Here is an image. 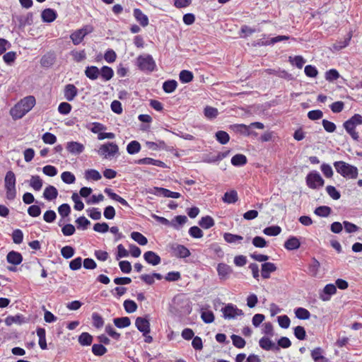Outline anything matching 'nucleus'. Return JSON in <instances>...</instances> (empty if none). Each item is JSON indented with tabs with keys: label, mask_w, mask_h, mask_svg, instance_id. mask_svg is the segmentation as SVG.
<instances>
[{
	"label": "nucleus",
	"mask_w": 362,
	"mask_h": 362,
	"mask_svg": "<svg viewBox=\"0 0 362 362\" xmlns=\"http://www.w3.org/2000/svg\"><path fill=\"white\" fill-rule=\"evenodd\" d=\"M35 98L29 95L21 99L10 110V115L15 120L21 119L35 106Z\"/></svg>",
	"instance_id": "obj_1"
},
{
	"label": "nucleus",
	"mask_w": 362,
	"mask_h": 362,
	"mask_svg": "<svg viewBox=\"0 0 362 362\" xmlns=\"http://www.w3.org/2000/svg\"><path fill=\"white\" fill-rule=\"evenodd\" d=\"M334 166L337 172L345 178L356 179L358 176V168L344 161H336Z\"/></svg>",
	"instance_id": "obj_2"
},
{
	"label": "nucleus",
	"mask_w": 362,
	"mask_h": 362,
	"mask_svg": "<svg viewBox=\"0 0 362 362\" xmlns=\"http://www.w3.org/2000/svg\"><path fill=\"white\" fill-rule=\"evenodd\" d=\"M139 69L145 73H151L156 69V64L153 57L148 54H141L136 59Z\"/></svg>",
	"instance_id": "obj_3"
},
{
	"label": "nucleus",
	"mask_w": 362,
	"mask_h": 362,
	"mask_svg": "<svg viewBox=\"0 0 362 362\" xmlns=\"http://www.w3.org/2000/svg\"><path fill=\"white\" fill-rule=\"evenodd\" d=\"M361 124L362 116L359 114H354L351 118L344 122L343 127L354 140L358 141L359 135L356 131V127Z\"/></svg>",
	"instance_id": "obj_4"
},
{
	"label": "nucleus",
	"mask_w": 362,
	"mask_h": 362,
	"mask_svg": "<svg viewBox=\"0 0 362 362\" xmlns=\"http://www.w3.org/2000/svg\"><path fill=\"white\" fill-rule=\"evenodd\" d=\"M16 179L14 173L11 170L6 173L4 177V187L6 190V197L7 199L12 201L16 197Z\"/></svg>",
	"instance_id": "obj_5"
},
{
	"label": "nucleus",
	"mask_w": 362,
	"mask_h": 362,
	"mask_svg": "<svg viewBox=\"0 0 362 362\" xmlns=\"http://www.w3.org/2000/svg\"><path fill=\"white\" fill-rule=\"evenodd\" d=\"M264 125L263 123L259 122H252L250 125H245L244 124H235L230 126V129L235 133L241 134L244 136H250L252 134L257 135V133L251 132V129H264Z\"/></svg>",
	"instance_id": "obj_6"
},
{
	"label": "nucleus",
	"mask_w": 362,
	"mask_h": 362,
	"mask_svg": "<svg viewBox=\"0 0 362 362\" xmlns=\"http://www.w3.org/2000/svg\"><path fill=\"white\" fill-rule=\"evenodd\" d=\"M305 181L308 187L313 189H319L325 184V180L316 170L310 172L306 176Z\"/></svg>",
	"instance_id": "obj_7"
},
{
	"label": "nucleus",
	"mask_w": 362,
	"mask_h": 362,
	"mask_svg": "<svg viewBox=\"0 0 362 362\" xmlns=\"http://www.w3.org/2000/svg\"><path fill=\"white\" fill-rule=\"evenodd\" d=\"M223 317L226 320L235 319L238 316L244 315V313L233 303H228L221 308Z\"/></svg>",
	"instance_id": "obj_8"
},
{
	"label": "nucleus",
	"mask_w": 362,
	"mask_h": 362,
	"mask_svg": "<svg viewBox=\"0 0 362 362\" xmlns=\"http://www.w3.org/2000/svg\"><path fill=\"white\" fill-rule=\"evenodd\" d=\"M147 192L157 197H169L173 199H178L181 197V194L179 192H172L168 189L158 187L150 188L147 190Z\"/></svg>",
	"instance_id": "obj_9"
},
{
	"label": "nucleus",
	"mask_w": 362,
	"mask_h": 362,
	"mask_svg": "<svg viewBox=\"0 0 362 362\" xmlns=\"http://www.w3.org/2000/svg\"><path fill=\"white\" fill-rule=\"evenodd\" d=\"M119 152L118 146L112 142H107L100 146L98 151L99 155L107 158L114 156Z\"/></svg>",
	"instance_id": "obj_10"
},
{
	"label": "nucleus",
	"mask_w": 362,
	"mask_h": 362,
	"mask_svg": "<svg viewBox=\"0 0 362 362\" xmlns=\"http://www.w3.org/2000/svg\"><path fill=\"white\" fill-rule=\"evenodd\" d=\"M93 31V28L90 25H86L81 29L76 30L70 35V38L74 45H79L83 38Z\"/></svg>",
	"instance_id": "obj_11"
},
{
	"label": "nucleus",
	"mask_w": 362,
	"mask_h": 362,
	"mask_svg": "<svg viewBox=\"0 0 362 362\" xmlns=\"http://www.w3.org/2000/svg\"><path fill=\"white\" fill-rule=\"evenodd\" d=\"M336 293V286L333 284H328L319 292V298L322 301H329L332 296L334 295Z\"/></svg>",
	"instance_id": "obj_12"
},
{
	"label": "nucleus",
	"mask_w": 362,
	"mask_h": 362,
	"mask_svg": "<svg viewBox=\"0 0 362 362\" xmlns=\"http://www.w3.org/2000/svg\"><path fill=\"white\" fill-rule=\"evenodd\" d=\"M218 276L220 280H226L229 279L233 273V269L226 263H219L216 267Z\"/></svg>",
	"instance_id": "obj_13"
},
{
	"label": "nucleus",
	"mask_w": 362,
	"mask_h": 362,
	"mask_svg": "<svg viewBox=\"0 0 362 362\" xmlns=\"http://www.w3.org/2000/svg\"><path fill=\"white\" fill-rule=\"evenodd\" d=\"M170 249L173 253V256L177 258H186L190 256V251L184 245L179 244H173Z\"/></svg>",
	"instance_id": "obj_14"
},
{
	"label": "nucleus",
	"mask_w": 362,
	"mask_h": 362,
	"mask_svg": "<svg viewBox=\"0 0 362 362\" xmlns=\"http://www.w3.org/2000/svg\"><path fill=\"white\" fill-rule=\"evenodd\" d=\"M135 326L139 332H142L144 336L150 332V322L145 317H138L135 321Z\"/></svg>",
	"instance_id": "obj_15"
},
{
	"label": "nucleus",
	"mask_w": 362,
	"mask_h": 362,
	"mask_svg": "<svg viewBox=\"0 0 362 362\" xmlns=\"http://www.w3.org/2000/svg\"><path fill=\"white\" fill-rule=\"evenodd\" d=\"M78 95L77 88L71 83L67 84L64 88V97L67 101H72Z\"/></svg>",
	"instance_id": "obj_16"
},
{
	"label": "nucleus",
	"mask_w": 362,
	"mask_h": 362,
	"mask_svg": "<svg viewBox=\"0 0 362 362\" xmlns=\"http://www.w3.org/2000/svg\"><path fill=\"white\" fill-rule=\"evenodd\" d=\"M259 346L265 351H279L278 346L267 337H262L259 341Z\"/></svg>",
	"instance_id": "obj_17"
},
{
	"label": "nucleus",
	"mask_w": 362,
	"mask_h": 362,
	"mask_svg": "<svg viewBox=\"0 0 362 362\" xmlns=\"http://www.w3.org/2000/svg\"><path fill=\"white\" fill-rule=\"evenodd\" d=\"M144 259L145 261L152 265V266H156L159 264L161 262L160 257L153 251H147L144 254Z\"/></svg>",
	"instance_id": "obj_18"
},
{
	"label": "nucleus",
	"mask_w": 362,
	"mask_h": 362,
	"mask_svg": "<svg viewBox=\"0 0 362 362\" xmlns=\"http://www.w3.org/2000/svg\"><path fill=\"white\" fill-rule=\"evenodd\" d=\"M276 269V266L272 262H264L262 264L261 275L262 278L265 279L270 278V274L275 272Z\"/></svg>",
	"instance_id": "obj_19"
},
{
	"label": "nucleus",
	"mask_w": 362,
	"mask_h": 362,
	"mask_svg": "<svg viewBox=\"0 0 362 362\" xmlns=\"http://www.w3.org/2000/svg\"><path fill=\"white\" fill-rule=\"evenodd\" d=\"M135 164L138 165H152L160 168H165V163L161 160H156L151 158H144L134 160Z\"/></svg>",
	"instance_id": "obj_20"
},
{
	"label": "nucleus",
	"mask_w": 362,
	"mask_h": 362,
	"mask_svg": "<svg viewBox=\"0 0 362 362\" xmlns=\"http://www.w3.org/2000/svg\"><path fill=\"white\" fill-rule=\"evenodd\" d=\"M41 18L44 23H52L57 18V13L52 8H45L41 13Z\"/></svg>",
	"instance_id": "obj_21"
},
{
	"label": "nucleus",
	"mask_w": 362,
	"mask_h": 362,
	"mask_svg": "<svg viewBox=\"0 0 362 362\" xmlns=\"http://www.w3.org/2000/svg\"><path fill=\"white\" fill-rule=\"evenodd\" d=\"M66 148L69 153L74 155L81 153L85 148L82 144L76 141L67 142Z\"/></svg>",
	"instance_id": "obj_22"
},
{
	"label": "nucleus",
	"mask_w": 362,
	"mask_h": 362,
	"mask_svg": "<svg viewBox=\"0 0 362 362\" xmlns=\"http://www.w3.org/2000/svg\"><path fill=\"white\" fill-rule=\"evenodd\" d=\"M133 15L136 21L142 26L146 27L148 25L149 21L148 16L144 14L139 8H134Z\"/></svg>",
	"instance_id": "obj_23"
},
{
	"label": "nucleus",
	"mask_w": 362,
	"mask_h": 362,
	"mask_svg": "<svg viewBox=\"0 0 362 362\" xmlns=\"http://www.w3.org/2000/svg\"><path fill=\"white\" fill-rule=\"evenodd\" d=\"M6 260L11 264L18 265L23 261V256L20 252L13 250L7 254Z\"/></svg>",
	"instance_id": "obj_24"
},
{
	"label": "nucleus",
	"mask_w": 362,
	"mask_h": 362,
	"mask_svg": "<svg viewBox=\"0 0 362 362\" xmlns=\"http://www.w3.org/2000/svg\"><path fill=\"white\" fill-rule=\"evenodd\" d=\"M84 74L87 78L94 81L98 78L100 72L96 66H88L86 67Z\"/></svg>",
	"instance_id": "obj_25"
},
{
	"label": "nucleus",
	"mask_w": 362,
	"mask_h": 362,
	"mask_svg": "<svg viewBox=\"0 0 362 362\" xmlns=\"http://www.w3.org/2000/svg\"><path fill=\"white\" fill-rule=\"evenodd\" d=\"M58 196V190L52 185L47 186L43 192V197L48 200L52 201L55 199Z\"/></svg>",
	"instance_id": "obj_26"
},
{
	"label": "nucleus",
	"mask_w": 362,
	"mask_h": 362,
	"mask_svg": "<svg viewBox=\"0 0 362 362\" xmlns=\"http://www.w3.org/2000/svg\"><path fill=\"white\" fill-rule=\"evenodd\" d=\"M19 27L24 28L26 25H30L33 23V14L31 12L28 13L25 16H20L17 17Z\"/></svg>",
	"instance_id": "obj_27"
},
{
	"label": "nucleus",
	"mask_w": 362,
	"mask_h": 362,
	"mask_svg": "<svg viewBox=\"0 0 362 362\" xmlns=\"http://www.w3.org/2000/svg\"><path fill=\"white\" fill-rule=\"evenodd\" d=\"M284 246L288 250H294L300 247V243L296 237L291 236L285 241Z\"/></svg>",
	"instance_id": "obj_28"
},
{
	"label": "nucleus",
	"mask_w": 362,
	"mask_h": 362,
	"mask_svg": "<svg viewBox=\"0 0 362 362\" xmlns=\"http://www.w3.org/2000/svg\"><path fill=\"white\" fill-rule=\"evenodd\" d=\"M4 321L7 326H11L13 324L22 325L25 322V317L21 314H18L14 316L9 315Z\"/></svg>",
	"instance_id": "obj_29"
},
{
	"label": "nucleus",
	"mask_w": 362,
	"mask_h": 362,
	"mask_svg": "<svg viewBox=\"0 0 362 362\" xmlns=\"http://www.w3.org/2000/svg\"><path fill=\"white\" fill-rule=\"evenodd\" d=\"M322 354L323 350L320 347H317L311 351V357L315 362H329Z\"/></svg>",
	"instance_id": "obj_30"
},
{
	"label": "nucleus",
	"mask_w": 362,
	"mask_h": 362,
	"mask_svg": "<svg viewBox=\"0 0 362 362\" xmlns=\"http://www.w3.org/2000/svg\"><path fill=\"white\" fill-rule=\"evenodd\" d=\"M36 333L37 337H39V346L42 350H45L47 348V342H46V331L42 327H37L36 329Z\"/></svg>",
	"instance_id": "obj_31"
},
{
	"label": "nucleus",
	"mask_w": 362,
	"mask_h": 362,
	"mask_svg": "<svg viewBox=\"0 0 362 362\" xmlns=\"http://www.w3.org/2000/svg\"><path fill=\"white\" fill-rule=\"evenodd\" d=\"M222 200L226 204H234L238 200V192L233 189L226 192L222 197Z\"/></svg>",
	"instance_id": "obj_32"
},
{
	"label": "nucleus",
	"mask_w": 362,
	"mask_h": 362,
	"mask_svg": "<svg viewBox=\"0 0 362 362\" xmlns=\"http://www.w3.org/2000/svg\"><path fill=\"white\" fill-rule=\"evenodd\" d=\"M28 182L29 185L37 192L40 191L43 185V181L39 175H32Z\"/></svg>",
	"instance_id": "obj_33"
},
{
	"label": "nucleus",
	"mask_w": 362,
	"mask_h": 362,
	"mask_svg": "<svg viewBox=\"0 0 362 362\" xmlns=\"http://www.w3.org/2000/svg\"><path fill=\"white\" fill-rule=\"evenodd\" d=\"M100 72L101 78L105 81H110L114 76L113 69L107 66H102V68L100 69Z\"/></svg>",
	"instance_id": "obj_34"
},
{
	"label": "nucleus",
	"mask_w": 362,
	"mask_h": 362,
	"mask_svg": "<svg viewBox=\"0 0 362 362\" xmlns=\"http://www.w3.org/2000/svg\"><path fill=\"white\" fill-rule=\"evenodd\" d=\"M54 54L52 53H47L42 56L40 60V64L42 66L49 68L54 63Z\"/></svg>",
	"instance_id": "obj_35"
},
{
	"label": "nucleus",
	"mask_w": 362,
	"mask_h": 362,
	"mask_svg": "<svg viewBox=\"0 0 362 362\" xmlns=\"http://www.w3.org/2000/svg\"><path fill=\"white\" fill-rule=\"evenodd\" d=\"M177 87V82L175 80H167L163 83V90L166 93H173Z\"/></svg>",
	"instance_id": "obj_36"
},
{
	"label": "nucleus",
	"mask_w": 362,
	"mask_h": 362,
	"mask_svg": "<svg viewBox=\"0 0 362 362\" xmlns=\"http://www.w3.org/2000/svg\"><path fill=\"white\" fill-rule=\"evenodd\" d=\"M247 157L243 154H235L231 158V163L236 167L243 166L247 163Z\"/></svg>",
	"instance_id": "obj_37"
},
{
	"label": "nucleus",
	"mask_w": 362,
	"mask_h": 362,
	"mask_svg": "<svg viewBox=\"0 0 362 362\" xmlns=\"http://www.w3.org/2000/svg\"><path fill=\"white\" fill-rule=\"evenodd\" d=\"M113 322L115 325L119 329L127 327L131 325V320L128 317L114 318Z\"/></svg>",
	"instance_id": "obj_38"
},
{
	"label": "nucleus",
	"mask_w": 362,
	"mask_h": 362,
	"mask_svg": "<svg viewBox=\"0 0 362 362\" xmlns=\"http://www.w3.org/2000/svg\"><path fill=\"white\" fill-rule=\"evenodd\" d=\"M141 146L139 141L134 140L127 146V151L130 155H134L141 151Z\"/></svg>",
	"instance_id": "obj_39"
},
{
	"label": "nucleus",
	"mask_w": 362,
	"mask_h": 362,
	"mask_svg": "<svg viewBox=\"0 0 362 362\" xmlns=\"http://www.w3.org/2000/svg\"><path fill=\"white\" fill-rule=\"evenodd\" d=\"M93 336L88 332H82L78 338V343L81 346H90L93 342Z\"/></svg>",
	"instance_id": "obj_40"
},
{
	"label": "nucleus",
	"mask_w": 362,
	"mask_h": 362,
	"mask_svg": "<svg viewBox=\"0 0 362 362\" xmlns=\"http://www.w3.org/2000/svg\"><path fill=\"white\" fill-rule=\"evenodd\" d=\"M84 177L87 180L98 181L101 179L100 173L95 169H88L85 171Z\"/></svg>",
	"instance_id": "obj_41"
},
{
	"label": "nucleus",
	"mask_w": 362,
	"mask_h": 362,
	"mask_svg": "<svg viewBox=\"0 0 362 362\" xmlns=\"http://www.w3.org/2000/svg\"><path fill=\"white\" fill-rule=\"evenodd\" d=\"M320 267V262L315 257H313L312 259L311 263L309 264L308 267V274L313 277L317 276Z\"/></svg>",
	"instance_id": "obj_42"
},
{
	"label": "nucleus",
	"mask_w": 362,
	"mask_h": 362,
	"mask_svg": "<svg viewBox=\"0 0 362 362\" xmlns=\"http://www.w3.org/2000/svg\"><path fill=\"white\" fill-rule=\"evenodd\" d=\"M224 240L228 243H239L243 240V237L239 235L232 234L230 233H225L223 235Z\"/></svg>",
	"instance_id": "obj_43"
},
{
	"label": "nucleus",
	"mask_w": 362,
	"mask_h": 362,
	"mask_svg": "<svg viewBox=\"0 0 362 362\" xmlns=\"http://www.w3.org/2000/svg\"><path fill=\"white\" fill-rule=\"evenodd\" d=\"M214 224H215L214 220L210 216H204L199 221V225L202 228H204V229H209V228H211L212 226H214Z\"/></svg>",
	"instance_id": "obj_44"
},
{
	"label": "nucleus",
	"mask_w": 362,
	"mask_h": 362,
	"mask_svg": "<svg viewBox=\"0 0 362 362\" xmlns=\"http://www.w3.org/2000/svg\"><path fill=\"white\" fill-rule=\"evenodd\" d=\"M194 78V75L192 71L188 70H182L180 72L179 79L182 83H187L191 82Z\"/></svg>",
	"instance_id": "obj_45"
},
{
	"label": "nucleus",
	"mask_w": 362,
	"mask_h": 362,
	"mask_svg": "<svg viewBox=\"0 0 362 362\" xmlns=\"http://www.w3.org/2000/svg\"><path fill=\"white\" fill-rule=\"evenodd\" d=\"M131 238L140 245H146L148 243L147 238L139 232H132L131 233Z\"/></svg>",
	"instance_id": "obj_46"
},
{
	"label": "nucleus",
	"mask_w": 362,
	"mask_h": 362,
	"mask_svg": "<svg viewBox=\"0 0 362 362\" xmlns=\"http://www.w3.org/2000/svg\"><path fill=\"white\" fill-rule=\"evenodd\" d=\"M294 312L296 317L299 320H308L310 317V312L304 308H297Z\"/></svg>",
	"instance_id": "obj_47"
},
{
	"label": "nucleus",
	"mask_w": 362,
	"mask_h": 362,
	"mask_svg": "<svg viewBox=\"0 0 362 362\" xmlns=\"http://www.w3.org/2000/svg\"><path fill=\"white\" fill-rule=\"evenodd\" d=\"M331 212V208L327 206H318L314 211L315 214L320 217H327L329 216Z\"/></svg>",
	"instance_id": "obj_48"
},
{
	"label": "nucleus",
	"mask_w": 362,
	"mask_h": 362,
	"mask_svg": "<svg viewBox=\"0 0 362 362\" xmlns=\"http://www.w3.org/2000/svg\"><path fill=\"white\" fill-rule=\"evenodd\" d=\"M216 139L221 144H226L229 140H230V136L229 134L225 132V131H218L215 134Z\"/></svg>",
	"instance_id": "obj_49"
},
{
	"label": "nucleus",
	"mask_w": 362,
	"mask_h": 362,
	"mask_svg": "<svg viewBox=\"0 0 362 362\" xmlns=\"http://www.w3.org/2000/svg\"><path fill=\"white\" fill-rule=\"evenodd\" d=\"M352 37V34L349 32L346 36V37L344 40H340L334 44L333 47L336 50H340L346 47H347L349 44V42Z\"/></svg>",
	"instance_id": "obj_50"
},
{
	"label": "nucleus",
	"mask_w": 362,
	"mask_h": 362,
	"mask_svg": "<svg viewBox=\"0 0 362 362\" xmlns=\"http://www.w3.org/2000/svg\"><path fill=\"white\" fill-rule=\"evenodd\" d=\"M281 232V228L279 226H272L265 228L263 230L264 234L269 236H276Z\"/></svg>",
	"instance_id": "obj_51"
},
{
	"label": "nucleus",
	"mask_w": 362,
	"mask_h": 362,
	"mask_svg": "<svg viewBox=\"0 0 362 362\" xmlns=\"http://www.w3.org/2000/svg\"><path fill=\"white\" fill-rule=\"evenodd\" d=\"M124 308L127 313H133L137 310L136 303L132 300H125L123 303Z\"/></svg>",
	"instance_id": "obj_52"
},
{
	"label": "nucleus",
	"mask_w": 362,
	"mask_h": 362,
	"mask_svg": "<svg viewBox=\"0 0 362 362\" xmlns=\"http://www.w3.org/2000/svg\"><path fill=\"white\" fill-rule=\"evenodd\" d=\"M204 115L206 118L212 119L216 118L218 115V109L211 106H206L204 110Z\"/></svg>",
	"instance_id": "obj_53"
},
{
	"label": "nucleus",
	"mask_w": 362,
	"mask_h": 362,
	"mask_svg": "<svg viewBox=\"0 0 362 362\" xmlns=\"http://www.w3.org/2000/svg\"><path fill=\"white\" fill-rule=\"evenodd\" d=\"M152 217L156 221H157L158 222H159L160 223H161L163 225H165L167 226H172L173 228H175L176 230H179V226H177L175 223H170V221L169 220H168L167 218H165L164 217L159 216L156 214H153L152 216Z\"/></svg>",
	"instance_id": "obj_54"
},
{
	"label": "nucleus",
	"mask_w": 362,
	"mask_h": 362,
	"mask_svg": "<svg viewBox=\"0 0 362 362\" xmlns=\"http://www.w3.org/2000/svg\"><path fill=\"white\" fill-rule=\"evenodd\" d=\"M107 349L101 344H95L92 346V352L94 355L100 356L104 355Z\"/></svg>",
	"instance_id": "obj_55"
},
{
	"label": "nucleus",
	"mask_w": 362,
	"mask_h": 362,
	"mask_svg": "<svg viewBox=\"0 0 362 362\" xmlns=\"http://www.w3.org/2000/svg\"><path fill=\"white\" fill-rule=\"evenodd\" d=\"M340 76L338 71L335 69H332L325 72V79L329 82H332Z\"/></svg>",
	"instance_id": "obj_56"
},
{
	"label": "nucleus",
	"mask_w": 362,
	"mask_h": 362,
	"mask_svg": "<svg viewBox=\"0 0 362 362\" xmlns=\"http://www.w3.org/2000/svg\"><path fill=\"white\" fill-rule=\"evenodd\" d=\"M61 178L66 184H73L76 181L75 175L69 171L63 172L61 175Z\"/></svg>",
	"instance_id": "obj_57"
},
{
	"label": "nucleus",
	"mask_w": 362,
	"mask_h": 362,
	"mask_svg": "<svg viewBox=\"0 0 362 362\" xmlns=\"http://www.w3.org/2000/svg\"><path fill=\"white\" fill-rule=\"evenodd\" d=\"M78 229L86 230L88 226L90 225V222L85 216H80L76 220Z\"/></svg>",
	"instance_id": "obj_58"
},
{
	"label": "nucleus",
	"mask_w": 362,
	"mask_h": 362,
	"mask_svg": "<svg viewBox=\"0 0 362 362\" xmlns=\"http://www.w3.org/2000/svg\"><path fill=\"white\" fill-rule=\"evenodd\" d=\"M293 334L299 340H304L306 338V332L303 327L297 326L293 328Z\"/></svg>",
	"instance_id": "obj_59"
},
{
	"label": "nucleus",
	"mask_w": 362,
	"mask_h": 362,
	"mask_svg": "<svg viewBox=\"0 0 362 362\" xmlns=\"http://www.w3.org/2000/svg\"><path fill=\"white\" fill-rule=\"evenodd\" d=\"M230 338L232 339L233 344L235 347L238 349H242L245 346V341L241 337L236 334H232Z\"/></svg>",
	"instance_id": "obj_60"
},
{
	"label": "nucleus",
	"mask_w": 362,
	"mask_h": 362,
	"mask_svg": "<svg viewBox=\"0 0 362 362\" xmlns=\"http://www.w3.org/2000/svg\"><path fill=\"white\" fill-rule=\"evenodd\" d=\"M75 250L73 247L66 245L62 248L61 254L62 257L65 259H69L72 257L74 255Z\"/></svg>",
	"instance_id": "obj_61"
},
{
	"label": "nucleus",
	"mask_w": 362,
	"mask_h": 362,
	"mask_svg": "<svg viewBox=\"0 0 362 362\" xmlns=\"http://www.w3.org/2000/svg\"><path fill=\"white\" fill-rule=\"evenodd\" d=\"M326 191H327V194H329V196L334 200H338L341 197L340 192L338 190H337V189L334 186H332V185L327 186Z\"/></svg>",
	"instance_id": "obj_62"
},
{
	"label": "nucleus",
	"mask_w": 362,
	"mask_h": 362,
	"mask_svg": "<svg viewBox=\"0 0 362 362\" xmlns=\"http://www.w3.org/2000/svg\"><path fill=\"white\" fill-rule=\"evenodd\" d=\"M58 212L62 218H66L71 213V207L68 204H62L58 207Z\"/></svg>",
	"instance_id": "obj_63"
},
{
	"label": "nucleus",
	"mask_w": 362,
	"mask_h": 362,
	"mask_svg": "<svg viewBox=\"0 0 362 362\" xmlns=\"http://www.w3.org/2000/svg\"><path fill=\"white\" fill-rule=\"evenodd\" d=\"M252 243L255 247L258 248H263L267 246V242L261 236H255L253 238Z\"/></svg>",
	"instance_id": "obj_64"
}]
</instances>
